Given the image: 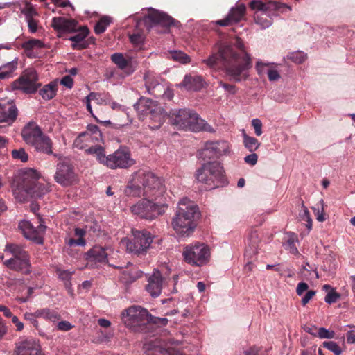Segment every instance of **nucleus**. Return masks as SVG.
Returning <instances> with one entry per match:
<instances>
[{
    "label": "nucleus",
    "instance_id": "f257e3e1",
    "mask_svg": "<svg viewBox=\"0 0 355 355\" xmlns=\"http://www.w3.org/2000/svg\"><path fill=\"white\" fill-rule=\"evenodd\" d=\"M203 62L210 67H214L220 63L226 69L228 76L236 82L246 80L248 74L246 73L252 67V60L246 52L243 41L236 38L234 46L222 44L218 53L212 54Z\"/></svg>",
    "mask_w": 355,
    "mask_h": 355
},
{
    "label": "nucleus",
    "instance_id": "f03ea898",
    "mask_svg": "<svg viewBox=\"0 0 355 355\" xmlns=\"http://www.w3.org/2000/svg\"><path fill=\"white\" fill-rule=\"evenodd\" d=\"M166 189L162 180L148 168H140L132 173L124 193L129 197L164 198Z\"/></svg>",
    "mask_w": 355,
    "mask_h": 355
},
{
    "label": "nucleus",
    "instance_id": "7ed1b4c3",
    "mask_svg": "<svg viewBox=\"0 0 355 355\" xmlns=\"http://www.w3.org/2000/svg\"><path fill=\"white\" fill-rule=\"evenodd\" d=\"M198 216V208L195 203L187 198H183L178 204L171 225L178 234L188 236L196 228L195 219Z\"/></svg>",
    "mask_w": 355,
    "mask_h": 355
},
{
    "label": "nucleus",
    "instance_id": "20e7f679",
    "mask_svg": "<svg viewBox=\"0 0 355 355\" xmlns=\"http://www.w3.org/2000/svg\"><path fill=\"white\" fill-rule=\"evenodd\" d=\"M196 180L205 185L206 189L222 187L227 184L222 165L218 162H208L196 172Z\"/></svg>",
    "mask_w": 355,
    "mask_h": 355
},
{
    "label": "nucleus",
    "instance_id": "39448f33",
    "mask_svg": "<svg viewBox=\"0 0 355 355\" xmlns=\"http://www.w3.org/2000/svg\"><path fill=\"white\" fill-rule=\"evenodd\" d=\"M150 198L151 200L144 198L134 204L130 207L132 213L141 218L150 220L164 214L168 207L165 198Z\"/></svg>",
    "mask_w": 355,
    "mask_h": 355
},
{
    "label": "nucleus",
    "instance_id": "423d86ee",
    "mask_svg": "<svg viewBox=\"0 0 355 355\" xmlns=\"http://www.w3.org/2000/svg\"><path fill=\"white\" fill-rule=\"evenodd\" d=\"M96 153H98L97 160L111 169L128 168L135 163L130 152L125 148H120L107 156L105 154L104 148L97 149Z\"/></svg>",
    "mask_w": 355,
    "mask_h": 355
},
{
    "label": "nucleus",
    "instance_id": "0eeeda50",
    "mask_svg": "<svg viewBox=\"0 0 355 355\" xmlns=\"http://www.w3.org/2000/svg\"><path fill=\"white\" fill-rule=\"evenodd\" d=\"M103 141L102 133L96 125H88L87 130L80 133L73 142V146L80 150H85L88 154L95 155L98 159V148H103L98 143Z\"/></svg>",
    "mask_w": 355,
    "mask_h": 355
},
{
    "label": "nucleus",
    "instance_id": "6e6552de",
    "mask_svg": "<svg viewBox=\"0 0 355 355\" xmlns=\"http://www.w3.org/2000/svg\"><path fill=\"white\" fill-rule=\"evenodd\" d=\"M24 140L33 146L36 150L51 155L52 142L50 138L42 134L40 128L35 122H29L24 128Z\"/></svg>",
    "mask_w": 355,
    "mask_h": 355
},
{
    "label": "nucleus",
    "instance_id": "1a4fd4ad",
    "mask_svg": "<svg viewBox=\"0 0 355 355\" xmlns=\"http://www.w3.org/2000/svg\"><path fill=\"white\" fill-rule=\"evenodd\" d=\"M121 319L127 328L133 331H139L149 323L150 314L141 306H132L121 312Z\"/></svg>",
    "mask_w": 355,
    "mask_h": 355
},
{
    "label": "nucleus",
    "instance_id": "9d476101",
    "mask_svg": "<svg viewBox=\"0 0 355 355\" xmlns=\"http://www.w3.org/2000/svg\"><path fill=\"white\" fill-rule=\"evenodd\" d=\"M182 255L184 261L192 266H202L210 259V249L205 243L196 242L184 248Z\"/></svg>",
    "mask_w": 355,
    "mask_h": 355
},
{
    "label": "nucleus",
    "instance_id": "9b49d317",
    "mask_svg": "<svg viewBox=\"0 0 355 355\" xmlns=\"http://www.w3.org/2000/svg\"><path fill=\"white\" fill-rule=\"evenodd\" d=\"M132 238L123 239L121 243L125 246L126 250L135 254H146L153 242L151 234L146 231L132 230Z\"/></svg>",
    "mask_w": 355,
    "mask_h": 355
},
{
    "label": "nucleus",
    "instance_id": "f8f14e48",
    "mask_svg": "<svg viewBox=\"0 0 355 355\" xmlns=\"http://www.w3.org/2000/svg\"><path fill=\"white\" fill-rule=\"evenodd\" d=\"M135 109L141 116L150 115V119L157 121L159 127L163 121V114L162 107L159 106L156 101L150 98L142 97L138 102L134 105Z\"/></svg>",
    "mask_w": 355,
    "mask_h": 355
},
{
    "label": "nucleus",
    "instance_id": "ddd939ff",
    "mask_svg": "<svg viewBox=\"0 0 355 355\" xmlns=\"http://www.w3.org/2000/svg\"><path fill=\"white\" fill-rule=\"evenodd\" d=\"M230 152V145L227 141H208L200 151L199 155L203 159L218 157Z\"/></svg>",
    "mask_w": 355,
    "mask_h": 355
},
{
    "label": "nucleus",
    "instance_id": "4468645a",
    "mask_svg": "<svg viewBox=\"0 0 355 355\" xmlns=\"http://www.w3.org/2000/svg\"><path fill=\"white\" fill-rule=\"evenodd\" d=\"M173 19L164 12L150 8L148 14L144 18V23L148 30L156 24L169 26L173 24Z\"/></svg>",
    "mask_w": 355,
    "mask_h": 355
},
{
    "label": "nucleus",
    "instance_id": "2eb2a0df",
    "mask_svg": "<svg viewBox=\"0 0 355 355\" xmlns=\"http://www.w3.org/2000/svg\"><path fill=\"white\" fill-rule=\"evenodd\" d=\"M5 252L10 253L12 257L6 260L4 265L10 269L21 270L22 269V248L14 243H7Z\"/></svg>",
    "mask_w": 355,
    "mask_h": 355
},
{
    "label": "nucleus",
    "instance_id": "dca6fc26",
    "mask_svg": "<svg viewBox=\"0 0 355 355\" xmlns=\"http://www.w3.org/2000/svg\"><path fill=\"white\" fill-rule=\"evenodd\" d=\"M164 285V278L157 269H154L153 273L147 277V284L146 290L153 297H158L161 293Z\"/></svg>",
    "mask_w": 355,
    "mask_h": 355
},
{
    "label": "nucleus",
    "instance_id": "f3484780",
    "mask_svg": "<svg viewBox=\"0 0 355 355\" xmlns=\"http://www.w3.org/2000/svg\"><path fill=\"white\" fill-rule=\"evenodd\" d=\"M55 180L64 187L72 184L76 181V174L72 166L67 164H58Z\"/></svg>",
    "mask_w": 355,
    "mask_h": 355
},
{
    "label": "nucleus",
    "instance_id": "a211bd4d",
    "mask_svg": "<svg viewBox=\"0 0 355 355\" xmlns=\"http://www.w3.org/2000/svg\"><path fill=\"white\" fill-rule=\"evenodd\" d=\"M17 109L11 101H0V123L10 125L16 120Z\"/></svg>",
    "mask_w": 355,
    "mask_h": 355
},
{
    "label": "nucleus",
    "instance_id": "6ab92c4d",
    "mask_svg": "<svg viewBox=\"0 0 355 355\" xmlns=\"http://www.w3.org/2000/svg\"><path fill=\"white\" fill-rule=\"evenodd\" d=\"M85 259L87 261V266L90 268L98 267V263L107 262V254L105 248L100 246H94L85 254Z\"/></svg>",
    "mask_w": 355,
    "mask_h": 355
},
{
    "label": "nucleus",
    "instance_id": "aec40b11",
    "mask_svg": "<svg viewBox=\"0 0 355 355\" xmlns=\"http://www.w3.org/2000/svg\"><path fill=\"white\" fill-rule=\"evenodd\" d=\"M40 87L38 75L34 69L29 68L24 71V93L34 94Z\"/></svg>",
    "mask_w": 355,
    "mask_h": 355
},
{
    "label": "nucleus",
    "instance_id": "412c9836",
    "mask_svg": "<svg viewBox=\"0 0 355 355\" xmlns=\"http://www.w3.org/2000/svg\"><path fill=\"white\" fill-rule=\"evenodd\" d=\"M246 8L244 4H239L230 9L225 19L218 20L216 24L221 26H227L239 22L245 14Z\"/></svg>",
    "mask_w": 355,
    "mask_h": 355
},
{
    "label": "nucleus",
    "instance_id": "4be33fe9",
    "mask_svg": "<svg viewBox=\"0 0 355 355\" xmlns=\"http://www.w3.org/2000/svg\"><path fill=\"white\" fill-rule=\"evenodd\" d=\"M184 130H189L193 132H198L200 130L209 132H214L213 128L202 120L193 110H191V114L189 118L188 117V121L186 123Z\"/></svg>",
    "mask_w": 355,
    "mask_h": 355
},
{
    "label": "nucleus",
    "instance_id": "5701e85b",
    "mask_svg": "<svg viewBox=\"0 0 355 355\" xmlns=\"http://www.w3.org/2000/svg\"><path fill=\"white\" fill-rule=\"evenodd\" d=\"M190 109L174 110L170 112V119L171 123L175 125L178 129L184 130L186 123L188 121L191 114Z\"/></svg>",
    "mask_w": 355,
    "mask_h": 355
},
{
    "label": "nucleus",
    "instance_id": "b1692460",
    "mask_svg": "<svg viewBox=\"0 0 355 355\" xmlns=\"http://www.w3.org/2000/svg\"><path fill=\"white\" fill-rule=\"evenodd\" d=\"M146 355H186L182 352L175 348H168L162 347L148 342L144 344Z\"/></svg>",
    "mask_w": 355,
    "mask_h": 355
},
{
    "label": "nucleus",
    "instance_id": "393cba45",
    "mask_svg": "<svg viewBox=\"0 0 355 355\" xmlns=\"http://www.w3.org/2000/svg\"><path fill=\"white\" fill-rule=\"evenodd\" d=\"M51 26L56 31L73 33L76 31L77 22L74 19L58 17L53 18Z\"/></svg>",
    "mask_w": 355,
    "mask_h": 355
},
{
    "label": "nucleus",
    "instance_id": "a878e982",
    "mask_svg": "<svg viewBox=\"0 0 355 355\" xmlns=\"http://www.w3.org/2000/svg\"><path fill=\"white\" fill-rule=\"evenodd\" d=\"M49 187L37 181L28 183L24 187V191L32 198H40L49 191Z\"/></svg>",
    "mask_w": 355,
    "mask_h": 355
},
{
    "label": "nucleus",
    "instance_id": "bb28decb",
    "mask_svg": "<svg viewBox=\"0 0 355 355\" xmlns=\"http://www.w3.org/2000/svg\"><path fill=\"white\" fill-rule=\"evenodd\" d=\"M110 59L119 69L125 71L127 76L132 74L135 71V67H132L130 65V61L126 59L121 53H113L111 55Z\"/></svg>",
    "mask_w": 355,
    "mask_h": 355
},
{
    "label": "nucleus",
    "instance_id": "cd10ccee",
    "mask_svg": "<svg viewBox=\"0 0 355 355\" xmlns=\"http://www.w3.org/2000/svg\"><path fill=\"white\" fill-rule=\"evenodd\" d=\"M10 186L15 198L19 202H22V173L20 170L12 177Z\"/></svg>",
    "mask_w": 355,
    "mask_h": 355
},
{
    "label": "nucleus",
    "instance_id": "c85d7f7f",
    "mask_svg": "<svg viewBox=\"0 0 355 355\" xmlns=\"http://www.w3.org/2000/svg\"><path fill=\"white\" fill-rule=\"evenodd\" d=\"M33 316L35 318H43L53 322H55L58 320V314L55 312L50 311L48 309L38 310L34 314L26 313L25 318L26 320H30L35 327H37V322L35 319L33 318Z\"/></svg>",
    "mask_w": 355,
    "mask_h": 355
},
{
    "label": "nucleus",
    "instance_id": "c756f323",
    "mask_svg": "<svg viewBox=\"0 0 355 355\" xmlns=\"http://www.w3.org/2000/svg\"><path fill=\"white\" fill-rule=\"evenodd\" d=\"M78 33L69 37V40L73 42L72 44V48L73 49H83L86 48V45L82 42L85 40V38L89 34V29L87 26H82L79 28H76V31Z\"/></svg>",
    "mask_w": 355,
    "mask_h": 355
},
{
    "label": "nucleus",
    "instance_id": "7c9ffc66",
    "mask_svg": "<svg viewBox=\"0 0 355 355\" xmlns=\"http://www.w3.org/2000/svg\"><path fill=\"white\" fill-rule=\"evenodd\" d=\"M188 90L198 91L205 86V81L200 76H186L180 84Z\"/></svg>",
    "mask_w": 355,
    "mask_h": 355
},
{
    "label": "nucleus",
    "instance_id": "2f4dec72",
    "mask_svg": "<svg viewBox=\"0 0 355 355\" xmlns=\"http://www.w3.org/2000/svg\"><path fill=\"white\" fill-rule=\"evenodd\" d=\"M250 7L252 10H257L263 12H266L272 9L279 10L280 8H284L290 10V8L285 5H280L275 1H268L267 3H264L260 0H253L250 3Z\"/></svg>",
    "mask_w": 355,
    "mask_h": 355
},
{
    "label": "nucleus",
    "instance_id": "473e14b6",
    "mask_svg": "<svg viewBox=\"0 0 355 355\" xmlns=\"http://www.w3.org/2000/svg\"><path fill=\"white\" fill-rule=\"evenodd\" d=\"M58 91L57 81H52L45 85L40 91L39 94L42 98L46 101H49L54 98Z\"/></svg>",
    "mask_w": 355,
    "mask_h": 355
},
{
    "label": "nucleus",
    "instance_id": "72a5a7b5",
    "mask_svg": "<svg viewBox=\"0 0 355 355\" xmlns=\"http://www.w3.org/2000/svg\"><path fill=\"white\" fill-rule=\"evenodd\" d=\"M86 231L82 228H76L74 230V234L78 237V239L69 238L65 239V243L67 245L72 246H85L86 241L84 239Z\"/></svg>",
    "mask_w": 355,
    "mask_h": 355
},
{
    "label": "nucleus",
    "instance_id": "f704fd0d",
    "mask_svg": "<svg viewBox=\"0 0 355 355\" xmlns=\"http://www.w3.org/2000/svg\"><path fill=\"white\" fill-rule=\"evenodd\" d=\"M145 80L146 88L148 93H152V91L159 85V77L156 76L152 71H147L144 75Z\"/></svg>",
    "mask_w": 355,
    "mask_h": 355
},
{
    "label": "nucleus",
    "instance_id": "c9c22d12",
    "mask_svg": "<svg viewBox=\"0 0 355 355\" xmlns=\"http://www.w3.org/2000/svg\"><path fill=\"white\" fill-rule=\"evenodd\" d=\"M242 136L243 145L250 152L253 153L259 148L261 144L259 141L256 138L248 135L244 130H243Z\"/></svg>",
    "mask_w": 355,
    "mask_h": 355
},
{
    "label": "nucleus",
    "instance_id": "e433bc0d",
    "mask_svg": "<svg viewBox=\"0 0 355 355\" xmlns=\"http://www.w3.org/2000/svg\"><path fill=\"white\" fill-rule=\"evenodd\" d=\"M41 178V174L39 171L33 168H24V187L26 186L28 183L33 181H37Z\"/></svg>",
    "mask_w": 355,
    "mask_h": 355
},
{
    "label": "nucleus",
    "instance_id": "4c0bfd02",
    "mask_svg": "<svg viewBox=\"0 0 355 355\" xmlns=\"http://www.w3.org/2000/svg\"><path fill=\"white\" fill-rule=\"evenodd\" d=\"M24 355H44L41 347L37 342H24Z\"/></svg>",
    "mask_w": 355,
    "mask_h": 355
},
{
    "label": "nucleus",
    "instance_id": "58836bf2",
    "mask_svg": "<svg viewBox=\"0 0 355 355\" xmlns=\"http://www.w3.org/2000/svg\"><path fill=\"white\" fill-rule=\"evenodd\" d=\"M298 218L300 221L306 222V227L308 232H309L312 229V219L309 211L303 202L302 203V210L299 213Z\"/></svg>",
    "mask_w": 355,
    "mask_h": 355
},
{
    "label": "nucleus",
    "instance_id": "ea45409f",
    "mask_svg": "<svg viewBox=\"0 0 355 355\" xmlns=\"http://www.w3.org/2000/svg\"><path fill=\"white\" fill-rule=\"evenodd\" d=\"M55 272H56V274H57L58 278L60 280L64 282L66 288L67 289L70 290L71 289L70 279H71V276L73 275L74 272L70 271L69 270H62L60 268H57Z\"/></svg>",
    "mask_w": 355,
    "mask_h": 355
},
{
    "label": "nucleus",
    "instance_id": "a19ab883",
    "mask_svg": "<svg viewBox=\"0 0 355 355\" xmlns=\"http://www.w3.org/2000/svg\"><path fill=\"white\" fill-rule=\"evenodd\" d=\"M141 271L136 269H134L133 271L125 270L123 272L121 278L125 283L132 282L139 278L141 276Z\"/></svg>",
    "mask_w": 355,
    "mask_h": 355
},
{
    "label": "nucleus",
    "instance_id": "79ce46f5",
    "mask_svg": "<svg viewBox=\"0 0 355 355\" xmlns=\"http://www.w3.org/2000/svg\"><path fill=\"white\" fill-rule=\"evenodd\" d=\"M112 21L111 17L104 16L101 17L94 26V31L96 34L103 33Z\"/></svg>",
    "mask_w": 355,
    "mask_h": 355
},
{
    "label": "nucleus",
    "instance_id": "37998d69",
    "mask_svg": "<svg viewBox=\"0 0 355 355\" xmlns=\"http://www.w3.org/2000/svg\"><path fill=\"white\" fill-rule=\"evenodd\" d=\"M44 47V42L40 40L31 39L24 42V50H42Z\"/></svg>",
    "mask_w": 355,
    "mask_h": 355
},
{
    "label": "nucleus",
    "instance_id": "c03bdc74",
    "mask_svg": "<svg viewBox=\"0 0 355 355\" xmlns=\"http://www.w3.org/2000/svg\"><path fill=\"white\" fill-rule=\"evenodd\" d=\"M30 227V223L28 222L24 221V236L27 239L33 241L35 243L37 244L43 243V238L37 232L34 231L32 235H27L26 230Z\"/></svg>",
    "mask_w": 355,
    "mask_h": 355
},
{
    "label": "nucleus",
    "instance_id": "a18cd8bd",
    "mask_svg": "<svg viewBox=\"0 0 355 355\" xmlns=\"http://www.w3.org/2000/svg\"><path fill=\"white\" fill-rule=\"evenodd\" d=\"M259 237L257 231H252L248 235V245L251 250L256 252L259 243Z\"/></svg>",
    "mask_w": 355,
    "mask_h": 355
},
{
    "label": "nucleus",
    "instance_id": "49530a36",
    "mask_svg": "<svg viewBox=\"0 0 355 355\" xmlns=\"http://www.w3.org/2000/svg\"><path fill=\"white\" fill-rule=\"evenodd\" d=\"M170 55L173 60L182 64L189 63L190 62V58L186 53L180 51H171Z\"/></svg>",
    "mask_w": 355,
    "mask_h": 355
},
{
    "label": "nucleus",
    "instance_id": "de8ad7c7",
    "mask_svg": "<svg viewBox=\"0 0 355 355\" xmlns=\"http://www.w3.org/2000/svg\"><path fill=\"white\" fill-rule=\"evenodd\" d=\"M254 20L262 28H266L271 26L272 21L265 13L254 17Z\"/></svg>",
    "mask_w": 355,
    "mask_h": 355
},
{
    "label": "nucleus",
    "instance_id": "09e8293b",
    "mask_svg": "<svg viewBox=\"0 0 355 355\" xmlns=\"http://www.w3.org/2000/svg\"><path fill=\"white\" fill-rule=\"evenodd\" d=\"M101 94L96 92H91L85 98V101L86 103L87 110L89 113L93 115L92 109L91 106V101H95L98 103L100 100Z\"/></svg>",
    "mask_w": 355,
    "mask_h": 355
},
{
    "label": "nucleus",
    "instance_id": "8fccbe9b",
    "mask_svg": "<svg viewBox=\"0 0 355 355\" xmlns=\"http://www.w3.org/2000/svg\"><path fill=\"white\" fill-rule=\"evenodd\" d=\"M16 63L8 60L6 62V64H4L0 67H6L8 68V70L3 72H0V79H6L8 78L10 76L11 73L14 71V69L16 68Z\"/></svg>",
    "mask_w": 355,
    "mask_h": 355
},
{
    "label": "nucleus",
    "instance_id": "3c124183",
    "mask_svg": "<svg viewBox=\"0 0 355 355\" xmlns=\"http://www.w3.org/2000/svg\"><path fill=\"white\" fill-rule=\"evenodd\" d=\"M323 347L332 352L335 355H340L342 350L340 346L334 341H325L322 344Z\"/></svg>",
    "mask_w": 355,
    "mask_h": 355
},
{
    "label": "nucleus",
    "instance_id": "603ef678",
    "mask_svg": "<svg viewBox=\"0 0 355 355\" xmlns=\"http://www.w3.org/2000/svg\"><path fill=\"white\" fill-rule=\"evenodd\" d=\"M271 67L270 63H265L261 61H258L255 66L257 72L260 76H263L265 74H267L268 69H270Z\"/></svg>",
    "mask_w": 355,
    "mask_h": 355
},
{
    "label": "nucleus",
    "instance_id": "864d4df0",
    "mask_svg": "<svg viewBox=\"0 0 355 355\" xmlns=\"http://www.w3.org/2000/svg\"><path fill=\"white\" fill-rule=\"evenodd\" d=\"M340 297V295L336 291L335 289H332L329 291L324 298V301L326 303L329 304H331L335 303L338 300Z\"/></svg>",
    "mask_w": 355,
    "mask_h": 355
},
{
    "label": "nucleus",
    "instance_id": "5fc2aeb1",
    "mask_svg": "<svg viewBox=\"0 0 355 355\" xmlns=\"http://www.w3.org/2000/svg\"><path fill=\"white\" fill-rule=\"evenodd\" d=\"M24 14L26 15V20L33 19L34 16L37 15V12L34 7L29 3H26L24 7Z\"/></svg>",
    "mask_w": 355,
    "mask_h": 355
},
{
    "label": "nucleus",
    "instance_id": "6e6d98bb",
    "mask_svg": "<svg viewBox=\"0 0 355 355\" xmlns=\"http://www.w3.org/2000/svg\"><path fill=\"white\" fill-rule=\"evenodd\" d=\"M317 335L320 338H333L335 336V332L324 327H320L318 329Z\"/></svg>",
    "mask_w": 355,
    "mask_h": 355
},
{
    "label": "nucleus",
    "instance_id": "4d7b16f0",
    "mask_svg": "<svg viewBox=\"0 0 355 355\" xmlns=\"http://www.w3.org/2000/svg\"><path fill=\"white\" fill-rule=\"evenodd\" d=\"M306 58V55L301 51L293 53L291 55V59L298 64L303 62Z\"/></svg>",
    "mask_w": 355,
    "mask_h": 355
},
{
    "label": "nucleus",
    "instance_id": "13d9d810",
    "mask_svg": "<svg viewBox=\"0 0 355 355\" xmlns=\"http://www.w3.org/2000/svg\"><path fill=\"white\" fill-rule=\"evenodd\" d=\"M252 125L254 129V133L257 136H261L262 132V122L259 119H253L252 120Z\"/></svg>",
    "mask_w": 355,
    "mask_h": 355
},
{
    "label": "nucleus",
    "instance_id": "bf43d9fd",
    "mask_svg": "<svg viewBox=\"0 0 355 355\" xmlns=\"http://www.w3.org/2000/svg\"><path fill=\"white\" fill-rule=\"evenodd\" d=\"M149 323H153L161 326H165L168 323V319L166 318L154 317L150 314V319L149 320Z\"/></svg>",
    "mask_w": 355,
    "mask_h": 355
},
{
    "label": "nucleus",
    "instance_id": "052dcab7",
    "mask_svg": "<svg viewBox=\"0 0 355 355\" xmlns=\"http://www.w3.org/2000/svg\"><path fill=\"white\" fill-rule=\"evenodd\" d=\"M219 85L231 94H235L236 93L237 89L234 85L227 84L220 81Z\"/></svg>",
    "mask_w": 355,
    "mask_h": 355
},
{
    "label": "nucleus",
    "instance_id": "680f3d73",
    "mask_svg": "<svg viewBox=\"0 0 355 355\" xmlns=\"http://www.w3.org/2000/svg\"><path fill=\"white\" fill-rule=\"evenodd\" d=\"M257 160L258 156L256 153H254V152L244 157L245 162L251 166H254L257 164Z\"/></svg>",
    "mask_w": 355,
    "mask_h": 355
},
{
    "label": "nucleus",
    "instance_id": "e2e57ef3",
    "mask_svg": "<svg viewBox=\"0 0 355 355\" xmlns=\"http://www.w3.org/2000/svg\"><path fill=\"white\" fill-rule=\"evenodd\" d=\"M267 75L270 81H275L280 78L278 71L272 67L270 69H268Z\"/></svg>",
    "mask_w": 355,
    "mask_h": 355
},
{
    "label": "nucleus",
    "instance_id": "0e129e2a",
    "mask_svg": "<svg viewBox=\"0 0 355 355\" xmlns=\"http://www.w3.org/2000/svg\"><path fill=\"white\" fill-rule=\"evenodd\" d=\"M28 24V31L31 33H34L37 31L38 28V22L37 21L35 20L34 19H29L26 20Z\"/></svg>",
    "mask_w": 355,
    "mask_h": 355
},
{
    "label": "nucleus",
    "instance_id": "69168bd1",
    "mask_svg": "<svg viewBox=\"0 0 355 355\" xmlns=\"http://www.w3.org/2000/svg\"><path fill=\"white\" fill-rule=\"evenodd\" d=\"M58 329L60 331H67L73 328V325L68 321H61L58 322Z\"/></svg>",
    "mask_w": 355,
    "mask_h": 355
},
{
    "label": "nucleus",
    "instance_id": "338daca9",
    "mask_svg": "<svg viewBox=\"0 0 355 355\" xmlns=\"http://www.w3.org/2000/svg\"><path fill=\"white\" fill-rule=\"evenodd\" d=\"M60 83L67 87V88L71 89L73 85V80L69 76H65L60 80Z\"/></svg>",
    "mask_w": 355,
    "mask_h": 355
},
{
    "label": "nucleus",
    "instance_id": "774afa93",
    "mask_svg": "<svg viewBox=\"0 0 355 355\" xmlns=\"http://www.w3.org/2000/svg\"><path fill=\"white\" fill-rule=\"evenodd\" d=\"M309 288V286L305 282H300L296 288V293L297 295H302L304 292L306 291Z\"/></svg>",
    "mask_w": 355,
    "mask_h": 355
}]
</instances>
